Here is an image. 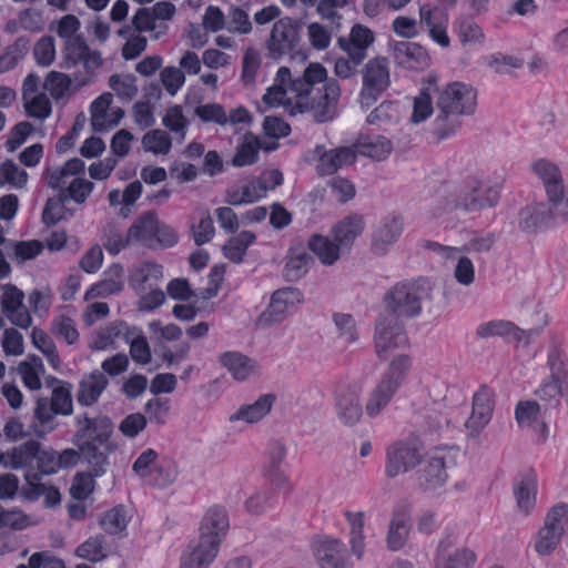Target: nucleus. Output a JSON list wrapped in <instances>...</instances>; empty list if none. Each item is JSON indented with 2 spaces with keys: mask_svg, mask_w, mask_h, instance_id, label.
<instances>
[{
  "mask_svg": "<svg viewBox=\"0 0 568 568\" xmlns=\"http://www.w3.org/2000/svg\"><path fill=\"white\" fill-rule=\"evenodd\" d=\"M429 297V282L419 277L396 283L385 293L383 302L392 317L413 318L422 313V303Z\"/></svg>",
  "mask_w": 568,
  "mask_h": 568,
  "instance_id": "obj_1",
  "label": "nucleus"
},
{
  "mask_svg": "<svg viewBox=\"0 0 568 568\" xmlns=\"http://www.w3.org/2000/svg\"><path fill=\"white\" fill-rule=\"evenodd\" d=\"M73 425L75 430L72 436V444L81 453L97 454V449L105 447L108 453L112 452L110 439L114 430L112 419L102 413L91 416L88 412L74 416Z\"/></svg>",
  "mask_w": 568,
  "mask_h": 568,
  "instance_id": "obj_2",
  "label": "nucleus"
},
{
  "mask_svg": "<svg viewBox=\"0 0 568 568\" xmlns=\"http://www.w3.org/2000/svg\"><path fill=\"white\" fill-rule=\"evenodd\" d=\"M79 64H82L83 71L73 73L74 82L79 88L89 84L103 64L101 53L91 50L82 34L64 41L59 62V67L64 70H71Z\"/></svg>",
  "mask_w": 568,
  "mask_h": 568,
  "instance_id": "obj_3",
  "label": "nucleus"
},
{
  "mask_svg": "<svg viewBox=\"0 0 568 568\" xmlns=\"http://www.w3.org/2000/svg\"><path fill=\"white\" fill-rule=\"evenodd\" d=\"M410 366L412 359L408 355L402 354L393 358L387 371L382 375L381 381L367 399L365 409L369 417L378 416L390 403L403 384Z\"/></svg>",
  "mask_w": 568,
  "mask_h": 568,
  "instance_id": "obj_4",
  "label": "nucleus"
},
{
  "mask_svg": "<svg viewBox=\"0 0 568 568\" xmlns=\"http://www.w3.org/2000/svg\"><path fill=\"white\" fill-rule=\"evenodd\" d=\"M303 26L302 20L291 17L275 21L265 42L268 58L277 61L284 55H290L291 59L306 60V53L300 49Z\"/></svg>",
  "mask_w": 568,
  "mask_h": 568,
  "instance_id": "obj_5",
  "label": "nucleus"
},
{
  "mask_svg": "<svg viewBox=\"0 0 568 568\" xmlns=\"http://www.w3.org/2000/svg\"><path fill=\"white\" fill-rule=\"evenodd\" d=\"M341 97V87L336 79L331 78L322 88H318L313 97L297 98L291 108L290 114L311 111L316 123H325L337 116V104Z\"/></svg>",
  "mask_w": 568,
  "mask_h": 568,
  "instance_id": "obj_6",
  "label": "nucleus"
},
{
  "mask_svg": "<svg viewBox=\"0 0 568 568\" xmlns=\"http://www.w3.org/2000/svg\"><path fill=\"white\" fill-rule=\"evenodd\" d=\"M363 85L359 92L362 109H369L390 85L388 61L386 58H373L362 70Z\"/></svg>",
  "mask_w": 568,
  "mask_h": 568,
  "instance_id": "obj_7",
  "label": "nucleus"
},
{
  "mask_svg": "<svg viewBox=\"0 0 568 568\" xmlns=\"http://www.w3.org/2000/svg\"><path fill=\"white\" fill-rule=\"evenodd\" d=\"M499 197L500 190L498 185H490L477 179H470L458 191L454 207L464 212H477L495 206Z\"/></svg>",
  "mask_w": 568,
  "mask_h": 568,
  "instance_id": "obj_8",
  "label": "nucleus"
},
{
  "mask_svg": "<svg viewBox=\"0 0 568 568\" xmlns=\"http://www.w3.org/2000/svg\"><path fill=\"white\" fill-rule=\"evenodd\" d=\"M477 106V92L463 82H452L438 93L436 108L473 115Z\"/></svg>",
  "mask_w": 568,
  "mask_h": 568,
  "instance_id": "obj_9",
  "label": "nucleus"
},
{
  "mask_svg": "<svg viewBox=\"0 0 568 568\" xmlns=\"http://www.w3.org/2000/svg\"><path fill=\"white\" fill-rule=\"evenodd\" d=\"M303 302V293L292 286L276 290L267 308L258 316L257 325L268 327L284 321L286 314Z\"/></svg>",
  "mask_w": 568,
  "mask_h": 568,
  "instance_id": "obj_10",
  "label": "nucleus"
},
{
  "mask_svg": "<svg viewBox=\"0 0 568 568\" xmlns=\"http://www.w3.org/2000/svg\"><path fill=\"white\" fill-rule=\"evenodd\" d=\"M407 343L408 337L403 323L390 315H381L375 328V347L378 357L385 359L388 352Z\"/></svg>",
  "mask_w": 568,
  "mask_h": 568,
  "instance_id": "obj_11",
  "label": "nucleus"
},
{
  "mask_svg": "<svg viewBox=\"0 0 568 568\" xmlns=\"http://www.w3.org/2000/svg\"><path fill=\"white\" fill-rule=\"evenodd\" d=\"M361 393L362 387L357 383L342 382L335 389L336 415L345 426L356 425L363 415Z\"/></svg>",
  "mask_w": 568,
  "mask_h": 568,
  "instance_id": "obj_12",
  "label": "nucleus"
},
{
  "mask_svg": "<svg viewBox=\"0 0 568 568\" xmlns=\"http://www.w3.org/2000/svg\"><path fill=\"white\" fill-rule=\"evenodd\" d=\"M456 538L448 534L438 541L434 556V568H473L476 554L466 547L456 548Z\"/></svg>",
  "mask_w": 568,
  "mask_h": 568,
  "instance_id": "obj_13",
  "label": "nucleus"
},
{
  "mask_svg": "<svg viewBox=\"0 0 568 568\" xmlns=\"http://www.w3.org/2000/svg\"><path fill=\"white\" fill-rule=\"evenodd\" d=\"M422 459V452L417 444L412 442H396L386 449L385 474L387 477H396L399 473H406L415 468Z\"/></svg>",
  "mask_w": 568,
  "mask_h": 568,
  "instance_id": "obj_14",
  "label": "nucleus"
},
{
  "mask_svg": "<svg viewBox=\"0 0 568 568\" xmlns=\"http://www.w3.org/2000/svg\"><path fill=\"white\" fill-rule=\"evenodd\" d=\"M493 397L494 392L486 385L480 386L474 394L471 415L465 424L468 437L478 438L481 430L490 422L494 410Z\"/></svg>",
  "mask_w": 568,
  "mask_h": 568,
  "instance_id": "obj_15",
  "label": "nucleus"
},
{
  "mask_svg": "<svg viewBox=\"0 0 568 568\" xmlns=\"http://www.w3.org/2000/svg\"><path fill=\"white\" fill-rule=\"evenodd\" d=\"M312 549L321 568H352L347 549L338 539H314Z\"/></svg>",
  "mask_w": 568,
  "mask_h": 568,
  "instance_id": "obj_16",
  "label": "nucleus"
},
{
  "mask_svg": "<svg viewBox=\"0 0 568 568\" xmlns=\"http://www.w3.org/2000/svg\"><path fill=\"white\" fill-rule=\"evenodd\" d=\"M404 223L399 215H388L379 221L372 233L371 251L377 256H384L398 241L403 233Z\"/></svg>",
  "mask_w": 568,
  "mask_h": 568,
  "instance_id": "obj_17",
  "label": "nucleus"
},
{
  "mask_svg": "<svg viewBox=\"0 0 568 568\" xmlns=\"http://www.w3.org/2000/svg\"><path fill=\"white\" fill-rule=\"evenodd\" d=\"M556 219L551 203H536L523 207L518 213V227L527 234H536L551 226Z\"/></svg>",
  "mask_w": 568,
  "mask_h": 568,
  "instance_id": "obj_18",
  "label": "nucleus"
},
{
  "mask_svg": "<svg viewBox=\"0 0 568 568\" xmlns=\"http://www.w3.org/2000/svg\"><path fill=\"white\" fill-rule=\"evenodd\" d=\"M395 62L408 70H423L429 65L427 51L416 42L393 41L389 43Z\"/></svg>",
  "mask_w": 568,
  "mask_h": 568,
  "instance_id": "obj_19",
  "label": "nucleus"
},
{
  "mask_svg": "<svg viewBox=\"0 0 568 568\" xmlns=\"http://www.w3.org/2000/svg\"><path fill=\"white\" fill-rule=\"evenodd\" d=\"M538 491L537 474L532 468L518 474L514 481L513 493L518 509L529 515L536 507Z\"/></svg>",
  "mask_w": 568,
  "mask_h": 568,
  "instance_id": "obj_20",
  "label": "nucleus"
},
{
  "mask_svg": "<svg viewBox=\"0 0 568 568\" xmlns=\"http://www.w3.org/2000/svg\"><path fill=\"white\" fill-rule=\"evenodd\" d=\"M230 527V520L226 509L222 506L211 507L204 515L200 526V538L215 541L220 547Z\"/></svg>",
  "mask_w": 568,
  "mask_h": 568,
  "instance_id": "obj_21",
  "label": "nucleus"
},
{
  "mask_svg": "<svg viewBox=\"0 0 568 568\" xmlns=\"http://www.w3.org/2000/svg\"><path fill=\"white\" fill-rule=\"evenodd\" d=\"M447 478L445 458L437 455L429 457L417 473L418 484L425 491H436L445 485Z\"/></svg>",
  "mask_w": 568,
  "mask_h": 568,
  "instance_id": "obj_22",
  "label": "nucleus"
},
{
  "mask_svg": "<svg viewBox=\"0 0 568 568\" xmlns=\"http://www.w3.org/2000/svg\"><path fill=\"white\" fill-rule=\"evenodd\" d=\"M409 530L410 515L408 508L405 506L396 507L387 531V547L393 551L402 549L406 544Z\"/></svg>",
  "mask_w": 568,
  "mask_h": 568,
  "instance_id": "obj_23",
  "label": "nucleus"
},
{
  "mask_svg": "<svg viewBox=\"0 0 568 568\" xmlns=\"http://www.w3.org/2000/svg\"><path fill=\"white\" fill-rule=\"evenodd\" d=\"M465 114L436 108V116L432 123V135L437 143L457 134L463 126Z\"/></svg>",
  "mask_w": 568,
  "mask_h": 568,
  "instance_id": "obj_24",
  "label": "nucleus"
},
{
  "mask_svg": "<svg viewBox=\"0 0 568 568\" xmlns=\"http://www.w3.org/2000/svg\"><path fill=\"white\" fill-rule=\"evenodd\" d=\"M365 229V221L363 215L353 213L342 219L332 229L334 241L341 246V248L349 250L354 244V241L359 236Z\"/></svg>",
  "mask_w": 568,
  "mask_h": 568,
  "instance_id": "obj_25",
  "label": "nucleus"
},
{
  "mask_svg": "<svg viewBox=\"0 0 568 568\" xmlns=\"http://www.w3.org/2000/svg\"><path fill=\"white\" fill-rule=\"evenodd\" d=\"M219 549L215 541L199 538V542L191 551L182 555L180 568H209L216 558Z\"/></svg>",
  "mask_w": 568,
  "mask_h": 568,
  "instance_id": "obj_26",
  "label": "nucleus"
},
{
  "mask_svg": "<svg viewBox=\"0 0 568 568\" xmlns=\"http://www.w3.org/2000/svg\"><path fill=\"white\" fill-rule=\"evenodd\" d=\"M105 278L92 285L85 293V298L108 297L119 294L124 287L123 267L112 264L105 272Z\"/></svg>",
  "mask_w": 568,
  "mask_h": 568,
  "instance_id": "obj_27",
  "label": "nucleus"
},
{
  "mask_svg": "<svg viewBox=\"0 0 568 568\" xmlns=\"http://www.w3.org/2000/svg\"><path fill=\"white\" fill-rule=\"evenodd\" d=\"M109 384L105 375L99 371L92 372L81 379L77 393V402L84 407L94 405Z\"/></svg>",
  "mask_w": 568,
  "mask_h": 568,
  "instance_id": "obj_28",
  "label": "nucleus"
},
{
  "mask_svg": "<svg viewBox=\"0 0 568 568\" xmlns=\"http://www.w3.org/2000/svg\"><path fill=\"white\" fill-rule=\"evenodd\" d=\"M531 169L542 181L548 199L557 197L564 185L558 166L545 159H539L531 164Z\"/></svg>",
  "mask_w": 568,
  "mask_h": 568,
  "instance_id": "obj_29",
  "label": "nucleus"
},
{
  "mask_svg": "<svg viewBox=\"0 0 568 568\" xmlns=\"http://www.w3.org/2000/svg\"><path fill=\"white\" fill-rule=\"evenodd\" d=\"M328 80L327 71L321 63H310L303 75L292 81V91L296 92L297 98L308 97L315 84H324Z\"/></svg>",
  "mask_w": 568,
  "mask_h": 568,
  "instance_id": "obj_30",
  "label": "nucleus"
},
{
  "mask_svg": "<svg viewBox=\"0 0 568 568\" xmlns=\"http://www.w3.org/2000/svg\"><path fill=\"white\" fill-rule=\"evenodd\" d=\"M274 400L275 395L273 394L261 395L253 404L241 406L230 416V422L243 420L248 424L257 423L270 413Z\"/></svg>",
  "mask_w": 568,
  "mask_h": 568,
  "instance_id": "obj_31",
  "label": "nucleus"
},
{
  "mask_svg": "<svg viewBox=\"0 0 568 568\" xmlns=\"http://www.w3.org/2000/svg\"><path fill=\"white\" fill-rule=\"evenodd\" d=\"M515 417L520 427L539 432L546 438L547 425L541 420L540 406L534 400H521L515 409Z\"/></svg>",
  "mask_w": 568,
  "mask_h": 568,
  "instance_id": "obj_32",
  "label": "nucleus"
},
{
  "mask_svg": "<svg viewBox=\"0 0 568 568\" xmlns=\"http://www.w3.org/2000/svg\"><path fill=\"white\" fill-rule=\"evenodd\" d=\"M313 263V257L302 245L291 247L283 271L285 278L290 282L298 281L308 272Z\"/></svg>",
  "mask_w": 568,
  "mask_h": 568,
  "instance_id": "obj_33",
  "label": "nucleus"
},
{
  "mask_svg": "<svg viewBox=\"0 0 568 568\" xmlns=\"http://www.w3.org/2000/svg\"><path fill=\"white\" fill-rule=\"evenodd\" d=\"M355 161L356 154L351 148L329 150L320 158L317 170L322 175H332L338 169L351 165Z\"/></svg>",
  "mask_w": 568,
  "mask_h": 568,
  "instance_id": "obj_34",
  "label": "nucleus"
},
{
  "mask_svg": "<svg viewBox=\"0 0 568 568\" xmlns=\"http://www.w3.org/2000/svg\"><path fill=\"white\" fill-rule=\"evenodd\" d=\"M308 248L320 258L324 265H333L343 251L337 242L321 234H313L307 243Z\"/></svg>",
  "mask_w": 568,
  "mask_h": 568,
  "instance_id": "obj_35",
  "label": "nucleus"
},
{
  "mask_svg": "<svg viewBox=\"0 0 568 568\" xmlns=\"http://www.w3.org/2000/svg\"><path fill=\"white\" fill-rule=\"evenodd\" d=\"M158 216L154 211L144 212L128 230L132 242L148 243L154 240L158 231Z\"/></svg>",
  "mask_w": 568,
  "mask_h": 568,
  "instance_id": "obj_36",
  "label": "nucleus"
},
{
  "mask_svg": "<svg viewBox=\"0 0 568 568\" xmlns=\"http://www.w3.org/2000/svg\"><path fill=\"white\" fill-rule=\"evenodd\" d=\"M220 363L227 368L236 381H245L254 369V362L239 352H225Z\"/></svg>",
  "mask_w": 568,
  "mask_h": 568,
  "instance_id": "obj_37",
  "label": "nucleus"
},
{
  "mask_svg": "<svg viewBox=\"0 0 568 568\" xmlns=\"http://www.w3.org/2000/svg\"><path fill=\"white\" fill-rule=\"evenodd\" d=\"M255 241V233L251 231H242L226 241L223 246V254L229 261L239 264L243 262L248 246Z\"/></svg>",
  "mask_w": 568,
  "mask_h": 568,
  "instance_id": "obj_38",
  "label": "nucleus"
},
{
  "mask_svg": "<svg viewBox=\"0 0 568 568\" xmlns=\"http://www.w3.org/2000/svg\"><path fill=\"white\" fill-rule=\"evenodd\" d=\"M357 148L359 149L361 154L382 161L390 154L393 145L390 140L387 138L376 135L358 139Z\"/></svg>",
  "mask_w": 568,
  "mask_h": 568,
  "instance_id": "obj_39",
  "label": "nucleus"
},
{
  "mask_svg": "<svg viewBox=\"0 0 568 568\" xmlns=\"http://www.w3.org/2000/svg\"><path fill=\"white\" fill-rule=\"evenodd\" d=\"M476 334L480 338H488L491 336H513L514 339L521 342L523 333L519 332L514 323L504 320H495L478 325Z\"/></svg>",
  "mask_w": 568,
  "mask_h": 568,
  "instance_id": "obj_40",
  "label": "nucleus"
},
{
  "mask_svg": "<svg viewBox=\"0 0 568 568\" xmlns=\"http://www.w3.org/2000/svg\"><path fill=\"white\" fill-rule=\"evenodd\" d=\"M58 413L53 412V407L49 402L48 397H39L36 400V407L33 410V418L41 427V430H36L38 436L51 433L57 429L59 424L55 420Z\"/></svg>",
  "mask_w": 568,
  "mask_h": 568,
  "instance_id": "obj_41",
  "label": "nucleus"
},
{
  "mask_svg": "<svg viewBox=\"0 0 568 568\" xmlns=\"http://www.w3.org/2000/svg\"><path fill=\"white\" fill-rule=\"evenodd\" d=\"M178 477V468L172 460H163L152 468V471L144 479L148 485L165 488Z\"/></svg>",
  "mask_w": 568,
  "mask_h": 568,
  "instance_id": "obj_42",
  "label": "nucleus"
},
{
  "mask_svg": "<svg viewBox=\"0 0 568 568\" xmlns=\"http://www.w3.org/2000/svg\"><path fill=\"white\" fill-rule=\"evenodd\" d=\"M104 546L105 537L103 535L90 537L78 546L75 555L91 562H100L108 557Z\"/></svg>",
  "mask_w": 568,
  "mask_h": 568,
  "instance_id": "obj_43",
  "label": "nucleus"
},
{
  "mask_svg": "<svg viewBox=\"0 0 568 568\" xmlns=\"http://www.w3.org/2000/svg\"><path fill=\"white\" fill-rule=\"evenodd\" d=\"M561 537L558 530L542 526L535 539V550L541 557L549 556L560 544Z\"/></svg>",
  "mask_w": 568,
  "mask_h": 568,
  "instance_id": "obj_44",
  "label": "nucleus"
},
{
  "mask_svg": "<svg viewBox=\"0 0 568 568\" xmlns=\"http://www.w3.org/2000/svg\"><path fill=\"white\" fill-rule=\"evenodd\" d=\"M547 365L550 369V377L557 379L568 378V353L557 346L552 345L548 351Z\"/></svg>",
  "mask_w": 568,
  "mask_h": 568,
  "instance_id": "obj_45",
  "label": "nucleus"
},
{
  "mask_svg": "<svg viewBox=\"0 0 568 568\" xmlns=\"http://www.w3.org/2000/svg\"><path fill=\"white\" fill-rule=\"evenodd\" d=\"M28 173L20 169L12 160H6L0 164V186L9 183L10 185L22 189L28 182Z\"/></svg>",
  "mask_w": 568,
  "mask_h": 568,
  "instance_id": "obj_46",
  "label": "nucleus"
},
{
  "mask_svg": "<svg viewBox=\"0 0 568 568\" xmlns=\"http://www.w3.org/2000/svg\"><path fill=\"white\" fill-rule=\"evenodd\" d=\"M277 503V496L274 489L265 488L252 495L245 503L250 514L261 515L273 508Z\"/></svg>",
  "mask_w": 568,
  "mask_h": 568,
  "instance_id": "obj_47",
  "label": "nucleus"
},
{
  "mask_svg": "<svg viewBox=\"0 0 568 568\" xmlns=\"http://www.w3.org/2000/svg\"><path fill=\"white\" fill-rule=\"evenodd\" d=\"M41 444L37 440H29L13 448L10 455V465L13 469L26 467L39 455Z\"/></svg>",
  "mask_w": 568,
  "mask_h": 568,
  "instance_id": "obj_48",
  "label": "nucleus"
},
{
  "mask_svg": "<svg viewBox=\"0 0 568 568\" xmlns=\"http://www.w3.org/2000/svg\"><path fill=\"white\" fill-rule=\"evenodd\" d=\"M100 525L102 529L110 535H115L124 530L128 525L126 510L124 506L119 505L106 511L102 516Z\"/></svg>",
  "mask_w": 568,
  "mask_h": 568,
  "instance_id": "obj_49",
  "label": "nucleus"
},
{
  "mask_svg": "<svg viewBox=\"0 0 568 568\" xmlns=\"http://www.w3.org/2000/svg\"><path fill=\"white\" fill-rule=\"evenodd\" d=\"M142 144L146 151L154 154H168L172 146V140L165 131L155 129L144 134Z\"/></svg>",
  "mask_w": 568,
  "mask_h": 568,
  "instance_id": "obj_50",
  "label": "nucleus"
},
{
  "mask_svg": "<svg viewBox=\"0 0 568 568\" xmlns=\"http://www.w3.org/2000/svg\"><path fill=\"white\" fill-rule=\"evenodd\" d=\"M135 80L133 74H112L109 78V85L119 98L130 101L138 93Z\"/></svg>",
  "mask_w": 568,
  "mask_h": 568,
  "instance_id": "obj_51",
  "label": "nucleus"
},
{
  "mask_svg": "<svg viewBox=\"0 0 568 568\" xmlns=\"http://www.w3.org/2000/svg\"><path fill=\"white\" fill-rule=\"evenodd\" d=\"M261 63L260 52L252 47L247 48L243 55L241 73V79L245 85H252L255 83Z\"/></svg>",
  "mask_w": 568,
  "mask_h": 568,
  "instance_id": "obj_52",
  "label": "nucleus"
},
{
  "mask_svg": "<svg viewBox=\"0 0 568 568\" xmlns=\"http://www.w3.org/2000/svg\"><path fill=\"white\" fill-rule=\"evenodd\" d=\"M72 81H74V79L69 74L51 71L45 78L44 88L50 91L53 99L58 100L63 98L69 91L72 85Z\"/></svg>",
  "mask_w": 568,
  "mask_h": 568,
  "instance_id": "obj_53",
  "label": "nucleus"
},
{
  "mask_svg": "<svg viewBox=\"0 0 568 568\" xmlns=\"http://www.w3.org/2000/svg\"><path fill=\"white\" fill-rule=\"evenodd\" d=\"M229 24L226 29L231 33L247 34L252 31V22L248 13L241 7L231 6L227 12Z\"/></svg>",
  "mask_w": 568,
  "mask_h": 568,
  "instance_id": "obj_54",
  "label": "nucleus"
},
{
  "mask_svg": "<svg viewBox=\"0 0 568 568\" xmlns=\"http://www.w3.org/2000/svg\"><path fill=\"white\" fill-rule=\"evenodd\" d=\"M49 402L53 407V412L59 415L69 416L73 412L72 395L68 387L62 385L53 387Z\"/></svg>",
  "mask_w": 568,
  "mask_h": 568,
  "instance_id": "obj_55",
  "label": "nucleus"
},
{
  "mask_svg": "<svg viewBox=\"0 0 568 568\" xmlns=\"http://www.w3.org/2000/svg\"><path fill=\"white\" fill-rule=\"evenodd\" d=\"M132 243L129 233L123 236L113 225L104 230L103 246L110 255H118L123 248Z\"/></svg>",
  "mask_w": 568,
  "mask_h": 568,
  "instance_id": "obj_56",
  "label": "nucleus"
},
{
  "mask_svg": "<svg viewBox=\"0 0 568 568\" xmlns=\"http://www.w3.org/2000/svg\"><path fill=\"white\" fill-rule=\"evenodd\" d=\"M58 452L52 448L42 449L40 447L39 455L37 456V469L34 473L40 476L54 475L60 470L59 462L57 460Z\"/></svg>",
  "mask_w": 568,
  "mask_h": 568,
  "instance_id": "obj_57",
  "label": "nucleus"
},
{
  "mask_svg": "<svg viewBox=\"0 0 568 568\" xmlns=\"http://www.w3.org/2000/svg\"><path fill=\"white\" fill-rule=\"evenodd\" d=\"M398 119V110L393 101H383L376 106L366 119V122L371 125H377L381 123L395 122Z\"/></svg>",
  "mask_w": 568,
  "mask_h": 568,
  "instance_id": "obj_58",
  "label": "nucleus"
},
{
  "mask_svg": "<svg viewBox=\"0 0 568 568\" xmlns=\"http://www.w3.org/2000/svg\"><path fill=\"white\" fill-rule=\"evenodd\" d=\"M353 0H317L316 11L322 19L328 20L332 23L339 26L342 14L338 13V9H343L348 6Z\"/></svg>",
  "mask_w": 568,
  "mask_h": 568,
  "instance_id": "obj_59",
  "label": "nucleus"
},
{
  "mask_svg": "<svg viewBox=\"0 0 568 568\" xmlns=\"http://www.w3.org/2000/svg\"><path fill=\"white\" fill-rule=\"evenodd\" d=\"M33 55L39 65L49 67L55 57L54 38L43 36L33 48Z\"/></svg>",
  "mask_w": 568,
  "mask_h": 568,
  "instance_id": "obj_60",
  "label": "nucleus"
},
{
  "mask_svg": "<svg viewBox=\"0 0 568 568\" xmlns=\"http://www.w3.org/2000/svg\"><path fill=\"white\" fill-rule=\"evenodd\" d=\"M455 26L460 41L464 43L477 42L484 38L480 27L470 17L459 18Z\"/></svg>",
  "mask_w": 568,
  "mask_h": 568,
  "instance_id": "obj_61",
  "label": "nucleus"
},
{
  "mask_svg": "<svg viewBox=\"0 0 568 568\" xmlns=\"http://www.w3.org/2000/svg\"><path fill=\"white\" fill-rule=\"evenodd\" d=\"M28 520V516L22 510L17 508L8 510L0 505V529L22 530L29 525Z\"/></svg>",
  "mask_w": 568,
  "mask_h": 568,
  "instance_id": "obj_62",
  "label": "nucleus"
},
{
  "mask_svg": "<svg viewBox=\"0 0 568 568\" xmlns=\"http://www.w3.org/2000/svg\"><path fill=\"white\" fill-rule=\"evenodd\" d=\"M561 379L551 378L545 381L540 387L536 390V395L545 402L549 403L551 408H556L560 403V396L562 395Z\"/></svg>",
  "mask_w": 568,
  "mask_h": 568,
  "instance_id": "obj_63",
  "label": "nucleus"
},
{
  "mask_svg": "<svg viewBox=\"0 0 568 568\" xmlns=\"http://www.w3.org/2000/svg\"><path fill=\"white\" fill-rule=\"evenodd\" d=\"M41 479L42 477L38 476L34 469L27 470L24 474L26 485L21 489V496L29 501H36L43 496L47 485L41 484Z\"/></svg>",
  "mask_w": 568,
  "mask_h": 568,
  "instance_id": "obj_64",
  "label": "nucleus"
}]
</instances>
